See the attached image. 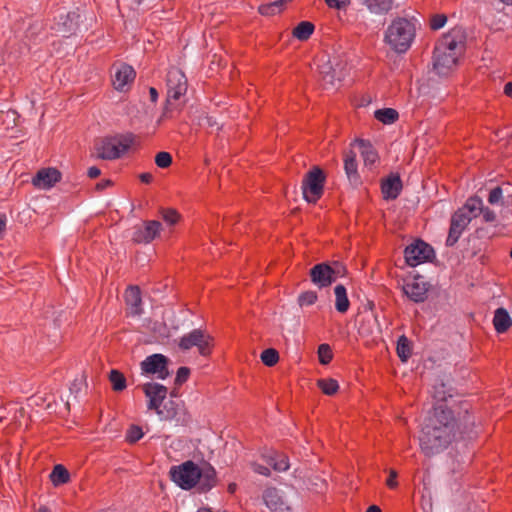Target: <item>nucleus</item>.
<instances>
[{"instance_id":"nucleus-31","label":"nucleus","mask_w":512,"mask_h":512,"mask_svg":"<svg viewBox=\"0 0 512 512\" xmlns=\"http://www.w3.org/2000/svg\"><path fill=\"white\" fill-rule=\"evenodd\" d=\"M70 475L68 470L61 464L54 466L50 479L54 486L65 484L69 481Z\"/></svg>"},{"instance_id":"nucleus-23","label":"nucleus","mask_w":512,"mask_h":512,"mask_svg":"<svg viewBox=\"0 0 512 512\" xmlns=\"http://www.w3.org/2000/svg\"><path fill=\"white\" fill-rule=\"evenodd\" d=\"M492 322L494 329L498 334L507 332L508 329L512 326V318L510 317L508 311L503 307L497 308L494 311Z\"/></svg>"},{"instance_id":"nucleus-60","label":"nucleus","mask_w":512,"mask_h":512,"mask_svg":"<svg viewBox=\"0 0 512 512\" xmlns=\"http://www.w3.org/2000/svg\"><path fill=\"white\" fill-rule=\"evenodd\" d=\"M366 512H382L377 505H371L367 508Z\"/></svg>"},{"instance_id":"nucleus-32","label":"nucleus","mask_w":512,"mask_h":512,"mask_svg":"<svg viewBox=\"0 0 512 512\" xmlns=\"http://www.w3.org/2000/svg\"><path fill=\"white\" fill-rule=\"evenodd\" d=\"M374 117L384 124H392L398 119L399 114L393 108H383L376 110Z\"/></svg>"},{"instance_id":"nucleus-40","label":"nucleus","mask_w":512,"mask_h":512,"mask_svg":"<svg viewBox=\"0 0 512 512\" xmlns=\"http://www.w3.org/2000/svg\"><path fill=\"white\" fill-rule=\"evenodd\" d=\"M318 357L319 361L323 365H327L333 358V353L328 344H321L318 347Z\"/></svg>"},{"instance_id":"nucleus-44","label":"nucleus","mask_w":512,"mask_h":512,"mask_svg":"<svg viewBox=\"0 0 512 512\" xmlns=\"http://www.w3.org/2000/svg\"><path fill=\"white\" fill-rule=\"evenodd\" d=\"M445 384L441 383L439 386H435L434 389V398L437 401L436 405L443 404L446 405L445 402L447 401L448 397H452L451 394L447 395L445 391Z\"/></svg>"},{"instance_id":"nucleus-61","label":"nucleus","mask_w":512,"mask_h":512,"mask_svg":"<svg viewBox=\"0 0 512 512\" xmlns=\"http://www.w3.org/2000/svg\"><path fill=\"white\" fill-rule=\"evenodd\" d=\"M79 390H80V387H78V385L76 383H73L72 386L70 387L71 393H77Z\"/></svg>"},{"instance_id":"nucleus-35","label":"nucleus","mask_w":512,"mask_h":512,"mask_svg":"<svg viewBox=\"0 0 512 512\" xmlns=\"http://www.w3.org/2000/svg\"><path fill=\"white\" fill-rule=\"evenodd\" d=\"M482 207H483L482 199L480 197L474 196V197H470L461 209H465V212H468L472 216V219H473L480 214Z\"/></svg>"},{"instance_id":"nucleus-34","label":"nucleus","mask_w":512,"mask_h":512,"mask_svg":"<svg viewBox=\"0 0 512 512\" xmlns=\"http://www.w3.org/2000/svg\"><path fill=\"white\" fill-rule=\"evenodd\" d=\"M397 354L402 362H406L411 356L410 341L405 335H401L397 340Z\"/></svg>"},{"instance_id":"nucleus-39","label":"nucleus","mask_w":512,"mask_h":512,"mask_svg":"<svg viewBox=\"0 0 512 512\" xmlns=\"http://www.w3.org/2000/svg\"><path fill=\"white\" fill-rule=\"evenodd\" d=\"M260 358L266 366L272 367L279 361V353L274 348H268L261 353Z\"/></svg>"},{"instance_id":"nucleus-42","label":"nucleus","mask_w":512,"mask_h":512,"mask_svg":"<svg viewBox=\"0 0 512 512\" xmlns=\"http://www.w3.org/2000/svg\"><path fill=\"white\" fill-rule=\"evenodd\" d=\"M155 163L159 168H167L172 164V156L168 152H159L155 156Z\"/></svg>"},{"instance_id":"nucleus-57","label":"nucleus","mask_w":512,"mask_h":512,"mask_svg":"<svg viewBox=\"0 0 512 512\" xmlns=\"http://www.w3.org/2000/svg\"><path fill=\"white\" fill-rule=\"evenodd\" d=\"M150 99L152 102H156L158 99V92L154 87H150L149 89Z\"/></svg>"},{"instance_id":"nucleus-2","label":"nucleus","mask_w":512,"mask_h":512,"mask_svg":"<svg viewBox=\"0 0 512 512\" xmlns=\"http://www.w3.org/2000/svg\"><path fill=\"white\" fill-rule=\"evenodd\" d=\"M415 25L406 18H397L392 21L385 33V40L397 53L406 52L414 38Z\"/></svg>"},{"instance_id":"nucleus-17","label":"nucleus","mask_w":512,"mask_h":512,"mask_svg":"<svg viewBox=\"0 0 512 512\" xmlns=\"http://www.w3.org/2000/svg\"><path fill=\"white\" fill-rule=\"evenodd\" d=\"M61 173L56 168H44L39 170L32 179L35 187L49 189L60 181Z\"/></svg>"},{"instance_id":"nucleus-28","label":"nucleus","mask_w":512,"mask_h":512,"mask_svg":"<svg viewBox=\"0 0 512 512\" xmlns=\"http://www.w3.org/2000/svg\"><path fill=\"white\" fill-rule=\"evenodd\" d=\"M266 462L272 466L275 471L284 472L289 469L288 457L278 452H271L265 456Z\"/></svg>"},{"instance_id":"nucleus-3","label":"nucleus","mask_w":512,"mask_h":512,"mask_svg":"<svg viewBox=\"0 0 512 512\" xmlns=\"http://www.w3.org/2000/svg\"><path fill=\"white\" fill-rule=\"evenodd\" d=\"M132 137L130 135L108 136L95 140L94 149L97 152V158L103 160H114L121 157L131 146Z\"/></svg>"},{"instance_id":"nucleus-19","label":"nucleus","mask_w":512,"mask_h":512,"mask_svg":"<svg viewBox=\"0 0 512 512\" xmlns=\"http://www.w3.org/2000/svg\"><path fill=\"white\" fill-rule=\"evenodd\" d=\"M402 190V181L398 174H390L381 184V192L386 200L396 199Z\"/></svg>"},{"instance_id":"nucleus-1","label":"nucleus","mask_w":512,"mask_h":512,"mask_svg":"<svg viewBox=\"0 0 512 512\" xmlns=\"http://www.w3.org/2000/svg\"><path fill=\"white\" fill-rule=\"evenodd\" d=\"M474 425V416L467 409L456 419L447 405H435L419 437L421 450L427 456L437 454L453 441L464 436L471 437Z\"/></svg>"},{"instance_id":"nucleus-13","label":"nucleus","mask_w":512,"mask_h":512,"mask_svg":"<svg viewBox=\"0 0 512 512\" xmlns=\"http://www.w3.org/2000/svg\"><path fill=\"white\" fill-rule=\"evenodd\" d=\"M140 387L148 398L147 409L155 412L159 410V407H162V404L167 397V387L156 382H147L142 384Z\"/></svg>"},{"instance_id":"nucleus-14","label":"nucleus","mask_w":512,"mask_h":512,"mask_svg":"<svg viewBox=\"0 0 512 512\" xmlns=\"http://www.w3.org/2000/svg\"><path fill=\"white\" fill-rule=\"evenodd\" d=\"M429 284L422 277L417 276L411 282H407L403 286L404 294L413 302L421 303L427 298Z\"/></svg>"},{"instance_id":"nucleus-12","label":"nucleus","mask_w":512,"mask_h":512,"mask_svg":"<svg viewBox=\"0 0 512 512\" xmlns=\"http://www.w3.org/2000/svg\"><path fill=\"white\" fill-rule=\"evenodd\" d=\"M187 91V78L178 68H171L167 73L168 100H178Z\"/></svg>"},{"instance_id":"nucleus-27","label":"nucleus","mask_w":512,"mask_h":512,"mask_svg":"<svg viewBox=\"0 0 512 512\" xmlns=\"http://www.w3.org/2000/svg\"><path fill=\"white\" fill-rule=\"evenodd\" d=\"M354 143L359 147L365 165H373L378 160V153L371 143L364 139H356Z\"/></svg>"},{"instance_id":"nucleus-54","label":"nucleus","mask_w":512,"mask_h":512,"mask_svg":"<svg viewBox=\"0 0 512 512\" xmlns=\"http://www.w3.org/2000/svg\"><path fill=\"white\" fill-rule=\"evenodd\" d=\"M139 179H140L141 182H143L145 184H149L153 180V175L151 173H148V172L141 173L139 175Z\"/></svg>"},{"instance_id":"nucleus-55","label":"nucleus","mask_w":512,"mask_h":512,"mask_svg":"<svg viewBox=\"0 0 512 512\" xmlns=\"http://www.w3.org/2000/svg\"><path fill=\"white\" fill-rule=\"evenodd\" d=\"M87 174L90 178H97L101 174V171L98 167L92 166L88 169Z\"/></svg>"},{"instance_id":"nucleus-9","label":"nucleus","mask_w":512,"mask_h":512,"mask_svg":"<svg viewBox=\"0 0 512 512\" xmlns=\"http://www.w3.org/2000/svg\"><path fill=\"white\" fill-rule=\"evenodd\" d=\"M404 256L406 263L411 267H415L430 261L434 257V250L432 246L423 240H416L405 248Z\"/></svg>"},{"instance_id":"nucleus-58","label":"nucleus","mask_w":512,"mask_h":512,"mask_svg":"<svg viewBox=\"0 0 512 512\" xmlns=\"http://www.w3.org/2000/svg\"><path fill=\"white\" fill-rule=\"evenodd\" d=\"M504 93L512 98V82H508L504 86Z\"/></svg>"},{"instance_id":"nucleus-52","label":"nucleus","mask_w":512,"mask_h":512,"mask_svg":"<svg viewBox=\"0 0 512 512\" xmlns=\"http://www.w3.org/2000/svg\"><path fill=\"white\" fill-rule=\"evenodd\" d=\"M252 469L255 473H258L260 475H264V476L270 475V469L264 465L253 463Z\"/></svg>"},{"instance_id":"nucleus-15","label":"nucleus","mask_w":512,"mask_h":512,"mask_svg":"<svg viewBox=\"0 0 512 512\" xmlns=\"http://www.w3.org/2000/svg\"><path fill=\"white\" fill-rule=\"evenodd\" d=\"M263 500L273 512H289L287 501L281 491L275 487H269L263 492Z\"/></svg>"},{"instance_id":"nucleus-36","label":"nucleus","mask_w":512,"mask_h":512,"mask_svg":"<svg viewBox=\"0 0 512 512\" xmlns=\"http://www.w3.org/2000/svg\"><path fill=\"white\" fill-rule=\"evenodd\" d=\"M287 0H276L268 4H262L259 6L258 11L261 15L272 16L279 13L282 10L284 3Z\"/></svg>"},{"instance_id":"nucleus-22","label":"nucleus","mask_w":512,"mask_h":512,"mask_svg":"<svg viewBox=\"0 0 512 512\" xmlns=\"http://www.w3.org/2000/svg\"><path fill=\"white\" fill-rule=\"evenodd\" d=\"M461 35L459 30H451L445 34L437 43L436 47L439 52L447 51L456 53L459 45H462Z\"/></svg>"},{"instance_id":"nucleus-41","label":"nucleus","mask_w":512,"mask_h":512,"mask_svg":"<svg viewBox=\"0 0 512 512\" xmlns=\"http://www.w3.org/2000/svg\"><path fill=\"white\" fill-rule=\"evenodd\" d=\"M318 296H317V293L315 291H306V292H303L299 295L298 297V304L303 307V306H310V305H313L316 300H317Z\"/></svg>"},{"instance_id":"nucleus-25","label":"nucleus","mask_w":512,"mask_h":512,"mask_svg":"<svg viewBox=\"0 0 512 512\" xmlns=\"http://www.w3.org/2000/svg\"><path fill=\"white\" fill-rule=\"evenodd\" d=\"M344 169L349 182L353 185L360 183V176L357 170L356 154L352 150L345 154Z\"/></svg>"},{"instance_id":"nucleus-30","label":"nucleus","mask_w":512,"mask_h":512,"mask_svg":"<svg viewBox=\"0 0 512 512\" xmlns=\"http://www.w3.org/2000/svg\"><path fill=\"white\" fill-rule=\"evenodd\" d=\"M315 26L312 22L302 21L292 31V35L299 41L308 40L313 34Z\"/></svg>"},{"instance_id":"nucleus-45","label":"nucleus","mask_w":512,"mask_h":512,"mask_svg":"<svg viewBox=\"0 0 512 512\" xmlns=\"http://www.w3.org/2000/svg\"><path fill=\"white\" fill-rule=\"evenodd\" d=\"M160 214L162 219L169 225L176 224L179 219V214L174 209H162Z\"/></svg>"},{"instance_id":"nucleus-56","label":"nucleus","mask_w":512,"mask_h":512,"mask_svg":"<svg viewBox=\"0 0 512 512\" xmlns=\"http://www.w3.org/2000/svg\"><path fill=\"white\" fill-rule=\"evenodd\" d=\"M110 185H112L111 180H108V179L102 180L101 182L96 184V189L99 191H102Z\"/></svg>"},{"instance_id":"nucleus-10","label":"nucleus","mask_w":512,"mask_h":512,"mask_svg":"<svg viewBox=\"0 0 512 512\" xmlns=\"http://www.w3.org/2000/svg\"><path fill=\"white\" fill-rule=\"evenodd\" d=\"M169 359L163 354H152L141 362V370L144 374L156 375L158 379L164 380L169 375Z\"/></svg>"},{"instance_id":"nucleus-62","label":"nucleus","mask_w":512,"mask_h":512,"mask_svg":"<svg viewBox=\"0 0 512 512\" xmlns=\"http://www.w3.org/2000/svg\"><path fill=\"white\" fill-rule=\"evenodd\" d=\"M38 512H51V510L48 507H46V506H41L38 509Z\"/></svg>"},{"instance_id":"nucleus-53","label":"nucleus","mask_w":512,"mask_h":512,"mask_svg":"<svg viewBox=\"0 0 512 512\" xmlns=\"http://www.w3.org/2000/svg\"><path fill=\"white\" fill-rule=\"evenodd\" d=\"M75 17V13H68L66 16V19L69 21L68 29L66 30V32L70 34L74 33L77 28V23H74Z\"/></svg>"},{"instance_id":"nucleus-4","label":"nucleus","mask_w":512,"mask_h":512,"mask_svg":"<svg viewBox=\"0 0 512 512\" xmlns=\"http://www.w3.org/2000/svg\"><path fill=\"white\" fill-rule=\"evenodd\" d=\"M346 267L339 261L322 262L314 265L309 272L311 282L318 288H326L338 278L345 276Z\"/></svg>"},{"instance_id":"nucleus-29","label":"nucleus","mask_w":512,"mask_h":512,"mask_svg":"<svg viewBox=\"0 0 512 512\" xmlns=\"http://www.w3.org/2000/svg\"><path fill=\"white\" fill-rule=\"evenodd\" d=\"M335 293V308L339 313H345L348 311L350 302L347 297V291L344 285L338 284L334 288Z\"/></svg>"},{"instance_id":"nucleus-20","label":"nucleus","mask_w":512,"mask_h":512,"mask_svg":"<svg viewBox=\"0 0 512 512\" xmlns=\"http://www.w3.org/2000/svg\"><path fill=\"white\" fill-rule=\"evenodd\" d=\"M125 302L132 316H140L143 313L141 290L138 286H129L126 289Z\"/></svg>"},{"instance_id":"nucleus-16","label":"nucleus","mask_w":512,"mask_h":512,"mask_svg":"<svg viewBox=\"0 0 512 512\" xmlns=\"http://www.w3.org/2000/svg\"><path fill=\"white\" fill-rule=\"evenodd\" d=\"M161 223L157 220H150L144 222L142 228H138L133 234V240L136 243H150L159 234Z\"/></svg>"},{"instance_id":"nucleus-50","label":"nucleus","mask_w":512,"mask_h":512,"mask_svg":"<svg viewBox=\"0 0 512 512\" xmlns=\"http://www.w3.org/2000/svg\"><path fill=\"white\" fill-rule=\"evenodd\" d=\"M397 472L393 469H390L389 470V477L388 479L386 480V485L390 488V489H394L398 486V482H397Z\"/></svg>"},{"instance_id":"nucleus-64","label":"nucleus","mask_w":512,"mask_h":512,"mask_svg":"<svg viewBox=\"0 0 512 512\" xmlns=\"http://www.w3.org/2000/svg\"><path fill=\"white\" fill-rule=\"evenodd\" d=\"M500 1L506 5H512V0H500Z\"/></svg>"},{"instance_id":"nucleus-33","label":"nucleus","mask_w":512,"mask_h":512,"mask_svg":"<svg viewBox=\"0 0 512 512\" xmlns=\"http://www.w3.org/2000/svg\"><path fill=\"white\" fill-rule=\"evenodd\" d=\"M160 420H172L178 414L177 404L170 400L163 404V408L159 407V410L156 411Z\"/></svg>"},{"instance_id":"nucleus-8","label":"nucleus","mask_w":512,"mask_h":512,"mask_svg":"<svg viewBox=\"0 0 512 512\" xmlns=\"http://www.w3.org/2000/svg\"><path fill=\"white\" fill-rule=\"evenodd\" d=\"M212 340L205 331L194 329L180 338L178 346L184 351L197 347L202 356H207L211 353Z\"/></svg>"},{"instance_id":"nucleus-48","label":"nucleus","mask_w":512,"mask_h":512,"mask_svg":"<svg viewBox=\"0 0 512 512\" xmlns=\"http://www.w3.org/2000/svg\"><path fill=\"white\" fill-rule=\"evenodd\" d=\"M190 375V369L188 367L182 366L177 370L176 378H175V384L176 385H182L185 383Z\"/></svg>"},{"instance_id":"nucleus-47","label":"nucleus","mask_w":512,"mask_h":512,"mask_svg":"<svg viewBox=\"0 0 512 512\" xmlns=\"http://www.w3.org/2000/svg\"><path fill=\"white\" fill-rule=\"evenodd\" d=\"M447 22V17L444 14H436L431 18L430 27L432 30H438L442 28Z\"/></svg>"},{"instance_id":"nucleus-7","label":"nucleus","mask_w":512,"mask_h":512,"mask_svg":"<svg viewBox=\"0 0 512 512\" xmlns=\"http://www.w3.org/2000/svg\"><path fill=\"white\" fill-rule=\"evenodd\" d=\"M318 67L325 86L334 87L345 76V63L338 57L322 56Z\"/></svg>"},{"instance_id":"nucleus-59","label":"nucleus","mask_w":512,"mask_h":512,"mask_svg":"<svg viewBox=\"0 0 512 512\" xmlns=\"http://www.w3.org/2000/svg\"><path fill=\"white\" fill-rule=\"evenodd\" d=\"M5 228H6V219L3 216V217H0V235L5 230Z\"/></svg>"},{"instance_id":"nucleus-38","label":"nucleus","mask_w":512,"mask_h":512,"mask_svg":"<svg viewBox=\"0 0 512 512\" xmlns=\"http://www.w3.org/2000/svg\"><path fill=\"white\" fill-rule=\"evenodd\" d=\"M318 387L329 396L334 395L339 389L337 380L332 378L318 380Z\"/></svg>"},{"instance_id":"nucleus-43","label":"nucleus","mask_w":512,"mask_h":512,"mask_svg":"<svg viewBox=\"0 0 512 512\" xmlns=\"http://www.w3.org/2000/svg\"><path fill=\"white\" fill-rule=\"evenodd\" d=\"M142 437H143V432H142L141 427H139V426L132 425V426H130V428L127 430V433H126V440H127L129 443H135V442H137L138 440H140Z\"/></svg>"},{"instance_id":"nucleus-26","label":"nucleus","mask_w":512,"mask_h":512,"mask_svg":"<svg viewBox=\"0 0 512 512\" xmlns=\"http://www.w3.org/2000/svg\"><path fill=\"white\" fill-rule=\"evenodd\" d=\"M371 13L384 15L393 8V0H358Z\"/></svg>"},{"instance_id":"nucleus-11","label":"nucleus","mask_w":512,"mask_h":512,"mask_svg":"<svg viewBox=\"0 0 512 512\" xmlns=\"http://www.w3.org/2000/svg\"><path fill=\"white\" fill-rule=\"evenodd\" d=\"M471 220L472 216L468 212H465V209H458L452 215L448 237L446 239V246L452 247L457 243Z\"/></svg>"},{"instance_id":"nucleus-21","label":"nucleus","mask_w":512,"mask_h":512,"mask_svg":"<svg viewBox=\"0 0 512 512\" xmlns=\"http://www.w3.org/2000/svg\"><path fill=\"white\" fill-rule=\"evenodd\" d=\"M135 71L132 66L122 64L113 76V85L116 90L123 91L127 85L133 82Z\"/></svg>"},{"instance_id":"nucleus-37","label":"nucleus","mask_w":512,"mask_h":512,"mask_svg":"<svg viewBox=\"0 0 512 512\" xmlns=\"http://www.w3.org/2000/svg\"><path fill=\"white\" fill-rule=\"evenodd\" d=\"M109 380L114 391H123L127 386L124 374L118 370L113 369L110 371Z\"/></svg>"},{"instance_id":"nucleus-51","label":"nucleus","mask_w":512,"mask_h":512,"mask_svg":"<svg viewBox=\"0 0 512 512\" xmlns=\"http://www.w3.org/2000/svg\"><path fill=\"white\" fill-rule=\"evenodd\" d=\"M330 8L343 9L349 4V0H325Z\"/></svg>"},{"instance_id":"nucleus-5","label":"nucleus","mask_w":512,"mask_h":512,"mask_svg":"<svg viewBox=\"0 0 512 512\" xmlns=\"http://www.w3.org/2000/svg\"><path fill=\"white\" fill-rule=\"evenodd\" d=\"M171 480L183 490H190L196 486L201 478L200 467L191 460L170 468Z\"/></svg>"},{"instance_id":"nucleus-24","label":"nucleus","mask_w":512,"mask_h":512,"mask_svg":"<svg viewBox=\"0 0 512 512\" xmlns=\"http://www.w3.org/2000/svg\"><path fill=\"white\" fill-rule=\"evenodd\" d=\"M200 474L201 478L198 482L202 492L209 491L216 485V470L209 463H206L202 469L200 468Z\"/></svg>"},{"instance_id":"nucleus-49","label":"nucleus","mask_w":512,"mask_h":512,"mask_svg":"<svg viewBox=\"0 0 512 512\" xmlns=\"http://www.w3.org/2000/svg\"><path fill=\"white\" fill-rule=\"evenodd\" d=\"M480 214H482L484 222H493L496 219V214L493 210L488 207H482Z\"/></svg>"},{"instance_id":"nucleus-6","label":"nucleus","mask_w":512,"mask_h":512,"mask_svg":"<svg viewBox=\"0 0 512 512\" xmlns=\"http://www.w3.org/2000/svg\"><path fill=\"white\" fill-rule=\"evenodd\" d=\"M326 176L318 166H313L302 180L303 198L308 203H316L323 195Z\"/></svg>"},{"instance_id":"nucleus-63","label":"nucleus","mask_w":512,"mask_h":512,"mask_svg":"<svg viewBox=\"0 0 512 512\" xmlns=\"http://www.w3.org/2000/svg\"><path fill=\"white\" fill-rule=\"evenodd\" d=\"M228 488H229V491L231 493H233L235 491L236 485L235 484H230Z\"/></svg>"},{"instance_id":"nucleus-46","label":"nucleus","mask_w":512,"mask_h":512,"mask_svg":"<svg viewBox=\"0 0 512 512\" xmlns=\"http://www.w3.org/2000/svg\"><path fill=\"white\" fill-rule=\"evenodd\" d=\"M502 198H503V190L500 186H497L490 191L489 196H488V202L491 205H496L501 202Z\"/></svg>"},{"instance_id":"nucleus-18","label":"nucleus","mask_w":512,"mask_h":512,"mask_svg":"<svg viewBox=\"0 0 512 512\" xmlns=\"http://www.w3.org/2000/svg\"><path fill=\"white\" fill-rule=\"evenodd\" d=\"M457 63V53L447 51L439 52L437 47L434 49V69L439 75H446L448 71Z\"/></svg>"}]
</instances>
